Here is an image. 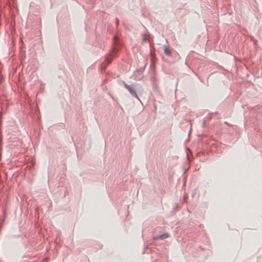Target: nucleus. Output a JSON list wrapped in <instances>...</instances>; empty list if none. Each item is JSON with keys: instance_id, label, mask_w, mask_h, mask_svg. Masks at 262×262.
<instances>
[{"instance_id": "3", "label": "nucleus", "mask_w": 262, "mask_h": 262, "mask_svg": "<svg viewBox=\"0 0 262 262\" xmlns=\"http://www.w3.org/2000/svg\"><path fill=\"white\" fill-rule=\"evenodd\" d=\"M164 51L165 54L167 55H169L170 54V51L167 47H165L164 48Z\"/></svg>"}, {"instance_id": "4", "label": "nucleus", "mask_w": 262, "mask_h": 262, "mask_svg": "<svg viewBox=\"0 0 262 262\" xmlns=\"http://www.w3.org/2000/svg\"><path fill=\"white\" fill-rule=\"evenodd\" d=\"M116 22L117 25L119 23V19L117 18H116Z\"/></svg>"}, {"instance_id": "1", "label": "nucleus", "mask_w": 262, "mask_h": 262, "mask_svg": "<svg viewBox=\"0 0 262 262\" xmlns=\"http://www.w3.org/2000/svg\"><path fill=\"white\" fill-rule=\"evenodd\" d=\"M123 85L125 87V88L128 91L130 95L132 97H134L138 99V100H140L136 93V86L137 84H132L130 85H128L123 82Z\"/></svg>"}, {"instance_id": "2", "label": "nucleus", "mask_w": 262, "mask_h": 262, "mask_svg": "<svg viewBox=\"0 0 262 262\" xmlns=\"http://www.w3.org/2000/svg\"><path fill=\"white\" fill-rule=\"evenodd\" d=\"M169 234L168 233H164V234H161L159 236H156V237H155L156 239H165V238H166L167 237H169Z\"/></svg>"}, {"instance_id": "5", "label": "nucleus", "mask_w": 262, "mask_h": 262, "mask_svg": "<svg viewBox=\"0 0 262 262\" xmlns=\"http://www.w3.org/2000/svg\"><path fill=\"white\" fill-rule=\"evenodd\" d=\"M143 39H144V40H145L146 39V38H145V37H144Z\"/></svg>"}]
</instances>
